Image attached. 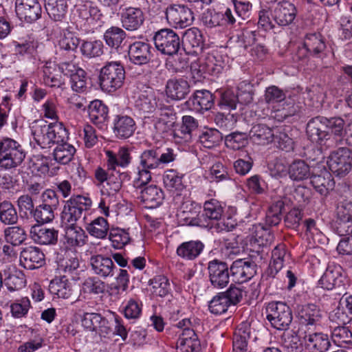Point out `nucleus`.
Here are the masks:
<instances>
[{
  "label": "nucleus",
  "mask_w": 352,
  "mask_h": 352,
  "mask_svg": "<svg viewBox=\"0 0 352 352\" xmlns=\"http://www.w3.org/2000/svg\"><path fill=\"white\" fill-rule=\"evenodd\" d=\"M344 124V120L340 117L327 118L316 116L307 122L306 134L311 142L329 147L334 144V141L331 140L332 135L343 137Z\"/></svg>",
  "instance_id": "nucleus-1"
},
{
  "label": "nucleus",
  "mask_w": 352,
  "mask_h": 352,
  "mask_svg": "<svg viewBox=\"0 0 352 352\" xmlns=\"http://www.w3.org/2000/svg\"><path fill=\"white\" fill-rule=\"evenodd\" d=\"M125 69L120 61H109L100 69L99 85L101 89L107 93H113L124 84Z\"/></svg>",
  "instance_id": "nucleus-2"
},
{
  "label": "nucleus",
  "mask_w": 352,
  "mask_h": 352,
  "mask_svg": "<svg viewBox=\"0 0 352 352\" xmlns=\"http://www.w3.org/2000/svg\"><path fill=\"white\" fill-rule=\"evenodd\" d=\"M176 158L174 150L170 148H153L143 151L139 156V165L151 170L161 169L173 162Z\"/></svg>",
  "instance_id": "nucleus-3"
},
{
  "label": "nucleus",
  "mask_w": 352,
  "mask_h": 352,
  "mask_svg": "<svg viewBox=\"0 0 352 352\" xmlns=\"http://www.w3.org/2000/svg\"><path fill=\"white\" fill-rule=\"evenodd\" d=\"M89 197L81 195L71 197L66 201L60 214L63 226H77L76 222L82 217L85 210L91 206Z\"/></svg>",
  "instance_id": "nucleus-4"
},
{
  "label": "nucleus",
  "mask_w": 352,
  "mask_h": 352,
  "mask_svg": "<svg viewBox=\"0 0 352 352\" xmlns=\"http://www.w3.org/2000/svg\"><path fill=\"white\" fill-rule=\"evenodd\" d=\"M267 319L271 325L278 330H286L292 321V314L289 307L283 302L272 301L265 309Z\"/></svg>",
  "instance_id": "nucleus-5"
},
{
  "label": "nucleus",
  "mask_w": 352,
  "mask_h": 352,
  "mask_svg": "<svg viewBox=\"0 0 352 352\" xmlns=\"http://www.w3.org/2000/svg\"><path fill=\"white\" fill-rule=\"evenodd\" d=\"M26 153L16 141L5 138L4 147L0 153V167L3 170L14 168L23 162Z\"/></svg>",
  "instance_id": "nucleus-6"
},
{
  "label": "nucleus",
  "mask_w": 352,
  "mask_h": 352,
  "mask_svg": "<svg viewBox=\"0 0 352 352\" xmlns=\"http://www.w3.org/2000/svg\"><path fill=\"white\" fill-rule=\"evenodd\" d=\"M166 19L168 23L175 28H185L190 26L194 19L192 8L179 3L168 5L165 10Z\"/></svg>",
  "instance_id": "nucleus-7"
},
{
  "label": "nucleus",
  "mask_w": 352,
  "mask_h": 352,
  "mask_svg": "<svg viewBox=\"0 0 352 352\" xmlns=\"http://www.w3.org/2000/svg\"><path fill=\"white\" fill-rule=\"evenodd\" d=\"M327 164L331 171L336 176H346L352 168L351 151L346 147L338 148L331 153Z\"/></svg>",
  "instance_id": "nucleus-8"
},
{
  "label": "nucleus",
  "mask_w": 352,
  "mask_h": 352,
  "mask_svg": "<svg viewBox=\"0 0 352 352\" xmlns=\"http://www.w3.org/2000/svg\"><path fill=\"white\" fill-rule=\"evenodd\" d=\"M156 49L162 54L172 56L177 53L180 47V39L173 30L164 28L157 31L153 37Z\"/></svg>",
  "instance_id": "nucleus-9"
},
{
  "label": "nucleus",
  "mask_w": 352,
  "mask_h": 352,
  "mask_svg": "<svg viewBox=\"0 0 352 352\" xmlns=\"http://www.w3.org/2000/svg\"><path fill=\"white\" fill-rule=\"evenodd\" d=\"M209 279L211 285L217 289H221L229 283V267L226 263L214 259L208 264Z\"/></svg>",
  "instance_id": "nucleus-10"
},
{
  "label": "nucleus",
  "mask_w": 352,
  "mask_h": 352,
  "mask_svg": "<svg viewBox=\"0 0 352 352\" xmlns=\"http://www.w3.org/2000/svg\"><path fill=\"white\" fill-rule=\"evenodd\" d=\"M17 16L28 23H32L41 16V6L37 0H16Z\"/></svg>",
  "instance_id": "nucleus-11"
},
{
  "label": "nucleus",
  "mask_w": 352,
  "mask_h": 352,
  "mask_svg": "<svg viewBox=\"0 0 352 352\" xmlns=\"http://www.w3.org/2000/svg\"><path fill=\"white\" fill-rule=\"evenodd\" d=\"M81 322L85 329L90 331H95L100 336L105 337L111 332L108 320L99 314L85 313Z\"/></svg>",
  "instance_id": "nucleus-12"
},
{
  "label": "nucleus",
  "mask_w": 352,
  "mask_h": 352,
  "mask_svg": "<svg viewBox=\"0 0 352 352\" xmlns=\"http://www.w3.org/2000/svg\"><path fill=\"white\" fill-rule=\"evenodd\" d=\"M152 56V47L147 42L135 41L129 45V60L135 65L148 64L151 60Z\"/></svg>",
  "instance_id": "nucleus-13"
},
{
  "label": "nucleus",
  "mask_w": 352,
  "mask_h": 352,
  "mask_svg": "<svg viewBox=\"0 0 352 352\" xmlns=\"http://www.w3.org/2000/svg\"><path fill=\"white\" fill-rule=\"evenodd\" d=\"M256 267L254 263L250 260L237 259L230 267L231 276L236 282H246L256 274Z\"/></svg>",
  "instance_id": "nucleus-14"
},
{
  "label": "nucleus",
  "mask_w": 352,
  "mask_h": 352,
  "mask_svg": "<svg viewBox=\"0 0 352 352\" xmlns=\"http://www.w3.org/2000/svg\"><path fill=\"white\" fill-rule=\"evenodd\" d=\"M144 14L140 8L126 7L122 10L120 21L122 27L127 31H135L144 23Z\"/></svg>",
  "instance_id": "nucleus-15"
},
{
  "label": "nucleus",
  "mask_w": 352,
  "mask_h": 352,
  "mask_svg": "<svg viewBox=\"0 0 352 352\" xmlns=\"http://www.w3.org/2000/svg\"><path fill=\"white\" fill-rule=\"evenodd\" d=\"M90 264L94 274L102 278H111L118 271L112 259L102 255L91 256Z\"/></svg>",
  "instance_id": "nucleus-16"
},
{
  "label": "nucleus",
  "mask_w": 352,
  "mask_h": 352,
  "mask_svg": "<svg viewBox=\"0 0 352 352\" xmlns=\"http://www.w3.org/2000/svg\"><path fill=\"white\" fill-rule=\"evenodd\" d=\"M344 277L342 275L340 265L329 266L318 280V285L327 290L335 288L340 289L344 286Z\"/></svg>",
  "instance_id": "nucleus-17"
},
{
  "label": "nucleus",
  "mask_w": 352,
  "mask_h": 352,
  "mask_svg": "<svg viewBox=\"0 0 352 352\" xmlns=\"http://www.w3.org/2000/svg\"><path fill=\"white\" fill-rule=\"evenodd\" d=\"M20 263L26 269H36L44 265L45 255L38 248L28 246L21 252Z\"/></svg>",
  "instance_id": "nucleus-18"
},
{
  "label": "nucleus",
  "mask_w": 352,
  "mask_h": 352,
  "mask_svg": "<svg viewBox=\"0 0 352 352\" xmlns=\"http://www.w3.org/2000/svg\"><path fill=\"white\" fill-rule=\"evenodd\" d=\"M302 343L309 352H325L331 345L327 335L322 333L305 332Z\"/></svg>",
  "instance_id": "nucleus-19"
},
{
  "label": "nucleus",
  "mask_w": 352,
  "mask_h": 352,
  "mask_svg": "<svg viewBox=\"0 0 352 352\" xmlns=\"http://www.w3.org/2000/svg\"><path fill=\"white\" fill-rule=\"evenodd\" d=\"M274 21L279 25L286 26L295 19L297 10L295 6L289 1L278 3L273 10Z\"/></svg>",
  "instance_id": "nucleus-20"
},
{
  "label": "nucleus",
  "mask_w": 352,
  "mask_h": 352,
  "mask_svg": "<svg viewBox=\"0 0 352 352\" xmlns=\"http://www.w3.org/2000/svg\"><path fill=\"white\" fill-rule=\"evenodd\" d=\"M298 314L301 322L307 326L320 325L324 318V312L319 306L312 303L302 305Z\"/></svg>",
  "instance_id": "nucleus-21"
},
{
  "label": "nucleus",
  "mask_w": 352,
  "mask_h": 352,
  "mask_svg": "<svg viewBox=\"0 0 352 352\" xmlns=\"http://www.w3.org/2000/svg\"><path fill=\"white\" fill-rule=\"evenodd\" d=\"M135 130V123L132 118L125 115H117L113 120V131L118 139L131 137Z\"/></svg>",
  "instance_id": "nucleus-22"
},
{
  "label": "nucleus",
  "mask_w": 352,
  "mask_h": 352,
  "mask_svg": "<svg viewBox=\"0 0 352 352\" xmlns=\"http://www.w3.org/2000/svg\"><path fill=\"white\" fill-rule=\"evenodd\" d=\"M50 129V124L43 120L36 121L32 126L34 140L41 148H49L52 146Z\"/></svg>",
  "instance_id": "nucleus-23"
},
{
  "label": "nucleus",
  "mask_w": 352,
  "mask_h": 352,
  "mask_svg": "<svg viewBox=\"0 0 352 352\" xmlns=\"http://www.w3.org/2000/svg\"><path fill=\"white\" fill-rule=\"evenodd\" d=\"M31 239L41 245H54L58 241V232L54 228H47L38 225L32 226L30 232Z\"/></svg>",
  "instance_id": "nucleus-24"
},
{
  "label": "nucleus",
  "mask_w": 352,
  "mask_h": 352,
  "mask_svg": "<svg viewBox=\"0 0 352 352\" xmlns=\"http://www.w3.org/2000/svg\"><path fill=\"white\" fill-rule=\"evenodd\" d=\"M201 344L198 336L193 329L182 331L177 340L176 352H198Z\"/></svg>",
  "instance_id": "nucleus-25"
},
{
  "label": "nucleus",
  "mask_w": 352,
  "mask_h": 352,
  "mask_svg": "<svg viewBox=\"0 0 352 352\" xmlns=\"http://www.w3.org/2000/svg\"><path fill=\"white\" fill-rule=\"evenodd\" d=\"M166 92L170 98L180 100L188 94L190 86L188 81L183 78H172L166 82Z\"/></svg>",
  "instance_id": "nucleus-26"
},
{
  "label": "nucleus",
  "mask_w": 352,
  "mask_h": 352,
  "mask_svg": "<svg viewBox=\"0 0 352 352\" xmlns=\"http://www.w3.org/2000/svg\"><path fill=\"white\" fill-rule=\"evenodd\" d=\"M140 198L146 208H155L162 204L164 195L160 188L156 185H150L141 190Z\"/></svg>",
  "instance_id": "nucleus-27"
},
{
  "label": "nucleus",
  "mask_w": 352,
  "mask_h": 352,
  "mask_svg": "<svg viewBox=\"0 0 352 352\" xmlns=\"http://www.w3.org/2000/svg\"><path fill=\"white\" fill-rule=\"evenodd\" d=\"M177 117L174 110L170 107L162 108L155 122V128L160 133L171 130L176 122Z\"/></svg>",
  "instance_id": "nucleus-28"
},
{
  "label": "nucleus",
  "mask_w": 352,
  "mask_h": 352,
  "mask_svg": "<svg viewBox=\"0 0 352 352\" xmlns=\"http://www.w3.org/2000/svg\"><path fill=\"white\" fill-rule=\"evenodd\" d=\"M250 140L255 144L265 145L274 140V133L272 129L265 124H256L250 131Z\"/></svg>",
  "instance_id": "nucleus-29"
},
{
  "label": "nucleus",
  "mask_w": 352,
  "mask_h": 352,
  "mask_svg": "<svg viewBox=\"0 0 352 352\" xmlns=\"http://www.w3.org/2000/svg\"><path fill=\"white\" fill-rule=\"evenodd\" d=\"M204 245L200 241H189L181 243L177 248L178 256L187 261L197 258L202 252Z\"/></svg>",
  "instance_id": "nucleus-30"
},
{
  "label": "nucleus",
  "mask_w": 352,
  "mask_h": 352,
  "mask_svg": "<svg viewBox=\"0 0 352 352\" xmlns=\"http://www.w3.org/2000/svg\"><path fill=\"white\" fill-rule=\"evenodd\" d=\"M49 290L53 295L58 298H68L72 294V286L66 275H60L51 280Z\"/></svg>",
  "instance_id": "nucleus-31"
},
{
  "label": "nucleus",
  "mask_w": 352,
  "mask_h": 352,
  "mask_svg": "<svg viewBox=\"0 0 352 352\" xmlns=\"http://www.w3.org/2000/svg\"><path fill=\"white\" fill-rule=\"evenodd\" d=\"M75 8L78 16L89 23L100 21L102 16L100 9L91 1H81L77 3Z\"/></svg>",
  "instance_id": "nucleus-32"
},
{
  "label": "nucleus",
  "mask_w": 352,
  "mask_h": 352,
  "mask_svg": "<svg viewBox=\"0 0 352 352\" xmlns=\"http://www.w3.org/2000/svg\"><path fill=\"white\" fill-rule=\"evenodd\" d=\"M187 103L195 111H207L213 105L212 94L208 90H198L192 98L187 101Z\"/></svg>",
  "instance_id": "nucleus-33"
},
{
  "label": "nucleus",
  "mask_w": 352,
  "mask_h": 352,
  "mask_svg": "<svg viewBox=\"0 0 352 352\" xmlns=\"http://www.w3.org/2000/svg\"><path fill=\"white\" fill-rule=\"evenodd\" d=\"M88 107L91 121L102 127L108 118L107 107L101 100H95L89 103Z\"/></svg>",
  "instance_id": "nucleus-34"
},
{
  "label": "nucleus",
  "mask_w": 352,
  "mask_h": 352,
  "mask_svg": "<svg viewBox=\"0 0 352 352\" xmlns=\"http://www.w3.org/2000/svg\"><path fill=\"white\" fill-rule=\"evenodd\" d=\"M338 218L336 227L338 234L349 235L352 234V212L342 206L338 207Z\"/></svg>",
  "instance_id": "nucleus-35"
},
{
  "label": "nucleus",
  "mask_w": 352,
  "mask_h": 352,
  "mask_svg": "<svg viewBox=\"0 0 352 352\" xmlns=\"http://www.w3.org/2000/svg\"><path fill=\"white\" fill-rule=\"evenodd\" d=\"M311 183L322 195H327L335 186V182L331 175L327 170L322 172L320 175H313L311 177Z\"/></svg>",
  "instance_id": "nucleus-36"
},
{
  "label": "nucleus",
  "mask_w": 352,
  "mask_h": 352,
  "mask_svg": "<svg viewBox=\"0 0 352 352\" xmlns=\"http://www.w3.org/2000/svg\"><path fill=\"white\" fill-rule=\"evenodd\" d=\"M45 8L52 19L61 21L66 16L68 5L67 0H45Z\"/></svg>",
  "instance_id": "nucleus-37"
},
{
  "label": "nucleus",
  "mask_w": 352,
  "mask_h": 352,
  "mask_svg": "<svg viewBox=\"0 0 352 352\" xmlns=\"http://www.w3.org/2000/svg\"><path fill=\"white\" fill-rule=\"evenodd\" d=\"M106 155L110 169H115L116 166L127 167L131 162L130 151L125 147L120 148L117 154L111 151H107Z\"/></svg>",
  "instance_id": "nucleus-38"
},
{
  "label": "nucleus",
  "mask_w": 352,
  "mask_h": 352,
  "mask_svg": "<svg viewBox=\"0 0 352 352\" xmlns=\"http://www.w3.org/2000/svg\"><path fill=\"white\" fill-rule=\"evenodd\" d=\"M65 242L68 247L82 246L85 244L87 236L84 230L78 226H65Z\"/></svg>",
  "instance_id": "nucleus-39"
},
{
  "label": "nucleus",
  "mask_w": 352,
  "mask_h": 352,
  "mask_svg": "<svg viewBox=\"0 0 352 352\" xmlns=\"http://www.w3.org/2000/svg\"><path fill=\"white\" fill-rule=\"evenodd\" d=\"M304 45L308 47L310 55L318 56L326 49L324 37L319 32L307 34L304 38Z\"/></svg>",
  "instance_id": "nucleus-40"
},
{
  "label": "nucleus",
  "mask_w": 352,
  "mask_h": 352,
  "mask_svg": "<svg viewBox=\"0 0 352 352\" xmlns=\"http://www.w3.org/2000/svg\"><path fill=\"white\" fill-rule=\"evenodd\" d=\"M80 44V39L70 32H65L61 35L58 41L60 56H67L68 54H75L76 49Z\"/></svg>",
  "instance_id": "nucleus-41"
},
{
  "label": "nucleus",
  "mask_w": 352,
  "mask_h": 352,
  "mask_svg": "<svg viewBox=\"0 0 352 352\" xmlns=\"http://www.w3.org/2000/svg\"><path fill=\"white\" fill-rule=\"evenodd\" d=\"M88 233L98 239H105L109 230L108 221L102 217H98L85 226Z\"/></svg>",
  "instance_id": "nucleus-42"
},
{
  "label": "nucleus",
  "mask_w": 352,
  "mask_h": 352,
  "mask_svg": "<svg viewBox=\"0 0 352 352\" xmlns=\"http://www.w3.org/2000/svg\"><path fill=\"white\" fill-rule=\"evenodd\" d=\"M329 318L332 322L340 324H346L352 320V311L342 297L338 306L330 314Z\"/></svg>",
  "instance_id": "nucleus-43"
},
{
  "label": "nucleus",
  "mask_w": 352,
  "mask_h": 352,
  "mask_svg": "<svg viewBox=\"0 0 352 352\" xmlns=\"http://www.w3.org/2000/svg\"><path fill=\"white\" fill-rule=\"evenodd\" d=\"M76 151L75 147L65 141L58 144L54 149V159L59 164H67L72 161Z\"/></svg>",
  "instance_id": "nucleus-44"
},
{
  "label": "nucleus",
  "mask_w": 352,
  "mask_h": 352,
  "mask_svg": "<svg viewBox=\"0 0 352 352\" xmlns=\"http://www.w3.org/2000/svg\"><path fill=\"white\" fill-rule=\"evenodd\" d=\"M79 267V261L76 256H66L58 262L57 270L60 275L70 276L75 279Z\"/></svg>",
  "instance_id": "nucleus-45"
},
{
  "label": "nucleus",
  "mask_w": 352,
  "mask_h": 352,
  "mask_svg": "<svg viewBox=\"0 0 352 352\" xmlns=\"http://www.w3.org/2000/svg\"><path fill=\"white\" fill-rule=\"evenodd\" d=\"M290 179L294 181H302L310 176V168L303 160H296L292 162L288 168Z\"/></svg>",
  "instance_id": "nucleus-46"
},
{
  "label": "nucleus",
  "mask_w": 352,
  "mask_h": 352,
  "mask_svg": "<svg viewBox=\"0 0 352 352\" xmlns=\"http://www.w3.org/2000/svg\"><path fill=\"white\" fill-rule=\"evenodd\" d=\"M126 32L120 28L112 26L103 35L105 43L110 47L118 48L126 38Z\"/></svg>",
  "instance_id": "nucleus-47"
},
{
  "label": "nucleus",
  "mask_w": 352,
  "mask_h": 352,
  "mask_svg": "<svg viewBox=\"0 0 352 352\" xmlns=\"http://www.w3.org/2000/svg\"><path fill=\"white\" fill-rule=\"evenodd\" d=\"M4 239L6 243L18 246L26 240L27 234L21 226L8 227L4 230Z\"/></svg>",
  "instance_id": "nucleus-48"
},
{
  "label": "nucleus",
  "mask_w": 352,
  "mask_h": 352,
  "mask_svg": "<svg viewBox=\"0 0 352 352\" xmlns=\"http://www.w3.org/2000/svg\"><path fill=\"white\" fill-rule=\"evenodd\" d=\"M198 127V122L190 116L182 117V124L180 129L174 133L175 138L183 139L188 142L191 139V133Z\"/></svg>",
  "instance_id": "nucleus-49"
},
{
  "label": "nucleus",
  "mask_w": 352,
  "mask_h": 352,
  "mask_svg": "<svg viewBox=\"0 0 352 352\" xmlns=\"http://www.w3.org/2000/svg\"><path fill=\"white\" fill-rule=\"evenodd\" d=\"M223 214V207L220 201L211 199L204 204V213L201 217H206L210 220L219 221L221 219Z\"/></svg>",
  "instance_id": "nucleus-50"
},
{
  "label": "nucleus",
  "mask_w": 352,
  "mask_h": 352,
  "mask_svg": "<svg viewBox=\"0 0 352 352\" xmlns=\"http://www.w3.org/2000/svg\"><path fill=\"white\" fill-rule=\"evenodd\" d=\"M153 294L164 297L170 292V285L168 279L164 275H157L149 280Z\"/></svg>",
  "instance_id": "nucleus-51"
},
{
  "label": "nucleus",
  "mask_w": 352,
  "mask_h": 352,
  "mask_svg": "<svg viewBox=\"0 0 352 352\" xmlns=\"http://www.w3.org/2000/svg\"><path fill=\"white\" fill-rule=\"evenodd\" d=\"M252 235L254 241L259 246H266L270 244L274 239L270 230L261 224L252 226Z\"/></svg>",
  "instance_id": "nucleus-52"
},
{
  "label": "nucleus",
  "mask_w": 352,
  "mask_h": 352,
  "mask_svg": "<svg viewBox=\"0 0 352 352\" xmlns=\"http://www.w3.org/2000/svg\"><path fill=\"white\" fill-rule=\"evenodd\" d=\"M331 338L334 343L340 346L352 345V332L348 327L342 325L333 328Z\"/></svg>",
  "instance_id": "nucleus-53"
},
{
  "label": "nucleus",
  "mask_w": 352,
  "mask_h": 352,
  "mask_svg": "<svg viewBox=\"0 0 352 352\" xmlns=\"http://www.w3.org/2000/svg\"><path fill=\"white\" fill-rule=\"evenodd\" d=\"M163 182L165 188L170 191L180 190L184 187L182 175L173 169H169L164 172Z\"/></svg>",
  "instance_id": "nucleus-54"
},
{
  "label": "nucleus",
  "mask_w": 352,
  "mask_h": 352,
  "mask_svg": "<svg viewBox=\"0 0 352 352\" xmlns=\"http://www.w3.org/2000/svg\"><path fill=\"white\" fill-rule=\"evenodd\" d=\"M222 140L221 133L217 129H208L199 135L201 144L207 148H212L220 144Z\"/></svg>",
  "instance_id": "nucleus-55"
},
{
  "label": "nucleus",
  "mask_w": 352,
  "mask_h": 352,
  "mask_svg": "<svg viewBox=\"0 0 352 352\" xmlns=\"http://www.w3.org/2000/svg\"><path fill=\"white\" fill-rule=\"evenodd\" d=\"M155 98L151 93H140L135 100V107L142 113L152 112L156 106Z\"/></svg>",
  "instance_id": "nucleus-56"
},
{
  "label": "nucleus",
  "mask_w": 352,
  "mask_h": 352,
  "mask_svg": "<svg viewBox=\"0 0 352 352\" xmlns=\"http://www.w3.org/2000/svg\"><path fill=\"white\" fill-rule=\"evenodd\" d=\"M0 221L5 225H14L17 223V212L10 202L3 201L1 203Z\"/></svg>",
  "instance_id": "nucleus-57"
},
{
  "label": "nucleus",
  "mask_w": 352,
  "mask_h": 352,
  "mask_svg": "<svg viewBox=\"0 0 352 352\" xmlns=\"http://www.w3.org/2000/svg\"><path fill=\"white\" fill-rule=\"evenodd\" d=\"M230 306V304L226 295L220 292L209 302L208 308L212 314L220 315L226 313Z\"/></svg>",
  "instance_id": "nucleus-58"
},
{
  "label": "nucleus",
  "mask_w": 352,
  "mask_h": 352,
  "mask_svg": "<svg viewBox=\"0 0 352 352\" xmlns=\"http://www.w3.org/2000/svg\"><path fill=\"white\" fill-rule=\"evenodd\" d=\"M75 58L76 55L73 54H68L67 56H60L58 68L60 72L65 76L71 77L77 73L78 70L82 69L78 67L76 63L74 62Z\"/></svg>",
  "instance_id": "nucleus-59"
},
{
  "label": "nucleus",
  "mask_w": 352,
  "mask_h": 352,
  "mask_svg": "<svg viewBox=\"0 0 352 352\" xmlns=\"http://www.w3.org/2000/svg\"><path fill=\"white\" fill-rule=\"evenodd\" d=\"M56 209L55 207L43 204L36 208L32 215L38 223H49L54 219Z\"/></svg>",
  "instance_id": "nucleus-60"
},
{
  "label": "nucleus",
  "mask_w": 352,
  "mask_h": 352,
  "mask_svg": "<svg viewBox=\"0 0 352 352\" xmlns=\"http://www.w3.org/2000/svg\"><path fill=\"white\" fill-rule=\"evenodd\" d=\"M50 135L52 140V146L54 144H60L69 138V133L62 122H53L50 123Z\"/></svg>",
  "instance_id": "nucleus-61"
},
{
  "label": "nucleus",
  "mask_w": 352,
  "mask_h": 352,
  "mask_svg": "<svg viewBox=\"0 0 352 352\" xmlns=\"http://www.w3.org/2000/svg\"><path fill=\"white\" fill-rule=\"evenodd\" d=\"M80 51L88 58L98 57L103 53V44L100 41H83Z\"/></svg>",
  "instance_id": "nucleus-62"
},
{
  "label": "nucleus",
  "mask_w": 352,
  "mask_h": 352,
  "mask_svg": "<svg viewBox=\"0 0 352 352\" xmlns=\"http://www.w3.org/2000/svg\"><path fill=\"white\" fill-rule=\"evenodd\" d=\"M286 254L285 247L283 244L277 245L272 252V260L270 264L272 273L276 274L280 271L284 264V257Z\"/></svg>",
  "instance_id": "nucleus-63"
},
{
  "label": "nucleus",
  "mask_w": 352,
  "mask_h": 352,
  "mask_svg": "<svg viewBox=\"0 0 352 352\" xmlns=\"http://www.w3.org/2000/svg\"><path fill=\"white\" fill-rule=\"evenodd\" d=\"M254 94V88L251 83L242 81L239 84L236 94L239 102L244 104L251 103Z\"/></svg>",
  "instance_id": "nucleus-64"
}]
</instances>
